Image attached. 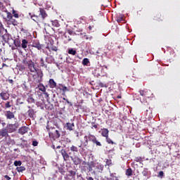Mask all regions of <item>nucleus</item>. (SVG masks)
Returning a JSON list of instances; mask_svg holds the SVG:
<instances>
[{"label": "nucleus", "mask_w": 180, "mask_h": 180, "mask_svg": "<svg viewBox=\"0 0 180 180\" xmlns=\"http://www.w3.org/2000/svg\"><path fill=\"white\" fill-rule=\"evenodd\" d=\"M38 144H39V142H37V141H32V146H34V147H37Z\"/></svg>", "instance_id": "nucleus-48"}, {"label": "nucleus", "mask_w": 180, "mask_h": 180, "mask_svg": "<svg viewBox=\"0 0 180 180\" xmlns=\"http://www.w3.org/2000/svg\"><path fill=\"white\" fill-rule=\"evenodd\" d=\"M51 22H52V25H53V26H55L56 27H58V25H59L58 21L54 20V21H51Z\"/></svg>", "instance_id": "nucleus-43"}, {"label": "nucleus", "mask_w": 180, "mask_h": 180, "mask_svg": "<svg viewBox=\"0 0 180 180\" xmlns=\"http://www.w3.org/2000/svg\"><path fill=\"white\" fill-rule=\"evenodd\" d=\"M76 134H77V136H78V134H79L78 131H76Z\"/></svg>", "instance_id": "nucleus-64"}, {"label": "nucleus", "mask_w": 180, "mask_h": 180, "mask_svg": "<svg viewBox=\"0 0 180 180\" xmlns=\"http://www.w3.org/2000/svg\"><path fill=\"white\" fill-rule=\"evenodd\" d=\"M49 86L51 89L57 87V83L54 81V79H50L49 81Z\"/></svg>", "instance_id": "nucleus-14"}, {"label": "nucleus", "mask_w": 180, "mask_h": 180, "mask_svg": "<svg viewBox=\"0 0 180 180\" xmlns=\"http://www.w3.org/2000/svg\"><path fill=\"white\" fill-rule=\"evenodd\" d=\"M87 180H94V178L91 177V176H90V177H88V178H87Z\"/></svg>", "instance_id": "nucleus-59"}, {"label": "nucleus", "mask_w": 180, "mask_h": 180, "mask_svg": "<svg viewBox=\"0 0 180 180\" xmlns=\"http://www.w3.org/2000/svg\"><path fill=\"white\" fill-rule=\"evenodd\" d=\"M5 116L7 120H12V119H15V114L11 110L6 111Z\"/></svg>", "instance_id": "nucleus-10"}, {"label": "nucleus", "mask_w": 180, "mask_h": 180, "mask_svg": "<svg viewBox=\"0 0 180 180\" xmlns=\"http://www.w3.org/2000/svg\"><path fill=\"white\" fill-rule=\"evenodd\" d=\"M70 151H72V153H78V147L72 145L70 147Z\"/></svg>", "instance_id": "nucleus-25"}, {"label": "nucleus", "mask_w": 180, "mask_h": 180, "mask_svg": "<svg viewBox=\"0 0 180 180\" xmlns=\"http://www.w3.org/2000/svg\"><path fill=\"white\" fill-rule=\"evenodd\" d=\"M91 126H92L91 129H94H94H98L99 124H96L95 122H91Z\"/></svg>", "instance_id": "nucleus-42"}, {"label": "nucleus", "mask_w": 180, "mask_h": 180, "mask_svg": "<svg viewBox=\"0 0 180 180\" xmlns=\"http://www.w3.org/2000/svg\"><path fill=\"white\" fill-rule=\"evenodd\" d=\"M155 20H157L158 22H162V18H161V14H157L155 16Z\"/></svg>", "instance_id": "nucleus-29"}, {"label": "nucleus", "mask_w": 180, "mask_h": 180, "mask_svg": "<svg viewBox=\"0 0 180 180\" xmlns=\"http://www.w3.org/2000/svg\"><path fill=\"white\" fill-rule=\"evenodd\" d=\"M125 175H127V176H131V175H133V170L131 169V168L126 169Z\"/></svg>", "instance_id": "nucleus-24"}, {"label": "nucleus", "mask_w": 180, "mask_h": 180, "mask_svg": "<svg viewBox=\"0 0 180 180\" xmlns=\"http://www.w3.org/2000/svg\"><path fill=\"white\" fill-rule=\"evenodd\" d=\"M38 84L37 87L39 88V91H41V92L43 93L45 96L49 97V93L46 91V86L41 82H38Z\"/></svg>", "instance_id": "nucleus-7"}, {"label": "nucleus", "mask_w": 180, "mask_h": 180, "mask_svg": "<svg viewBox=\"0 0 180 180\" xmlns=\"http://www.w3.org/2000/svg\"><path fill=\"white\" fill-rule=\"evenodd\" d=\"M106 165H112V160L107 159L105 161Z\"/></svg>", "instance_id": "nucleus-45"}, {"label": "nucleus", "mask_w": 180, "mask_h": 180, "mask_svg": "<svg viewBox=\"0 0 180 180\" xmlns=\"http://www.w3.org/2000/svg\"><path fill=\"white\" fill-rule=\"evenodd\" d=\"M60 154L63 156L64 161H68V160H70V155L67 153L65 149H62L60 150Z\"/></svg>", "instance_id": "nucleus-9"}, {"label": "nucleus", "mask_w": 180, "mask_h": 180, "mask_svg": "<svg viewBox=\"0 0 180 180\" xmlns=\"http://www.w3.org/2000/svg\"><path fill=\"white\" fill-rule=\"evenodd\" d=\"M70 158L75 165H79L81 162H82V160L77 155H75L74 157L71 156Z\"/></svg>", "instance_id": "nucleus-8"}, {"label": "nucleus", "mask_w": 180, "mask_h": 180, "mask_svg": "<svg viewBox=\"0 0 180 180\" xmlns=\"http://www.w3.org/2000/svg\"><path fill=\"white\" fill-rule=\"evenodd\" d=\"M158 176H160V178H162V176H164V172L160 171L158 174Z\"/></svg>", "instance_id": "nucleus-50"}, {"label": "nucleus", "mask_w": 180, "mask_h": 180, "mask_svg": "<svg viewBox=\"0 0 180 180\" xmlns=\"http://www.w3.org/2000/svg\"><path fill=\"white\" fill-rule=\"evenodd\" d=\"M27 131H29V127L24 126V127H21L19 129H18V133L20 134H22V136H23V134H26V133H27Z\"/></svg>", "instance_id": "nucleus-12"}, {"label": "nucleus", "mask_w": 180, "mask_h": 180, "mask_svg": "<svg viewBox=\"0 0 180 180\" xmlns=\"http://www.w3.org/2000/svg\"><path fill=\"white\" fill-rule=\"evenodd\" d=\"M51 50L52 51H57V50H58V49H57V46H52V47L51 48Z\"/></svg>", "instance_id": "nucleus-52"}, {"label": "nucleus", "mask_w": 180, "mask_h": 180, "mask_svg": "<svg viewBox=\"0 0 180 180\" xmlns=\"http://www.w3.org/2000/svg\"><path fill=\"white\" fill-rule=\"evenodd\" d=\"M9 93L6 91H2L1 93H0V97L3 101H8V99H9Z\"/></svg>", "instance_id": "nucleus-13"}, {"label": "nucleus", "mask_w": 180, "mask_h": 180, "mask_svg": "<svg viewBox=\"0 0 180 180\" xmlns=\"http://www.w3.org/2000/svg\"><path fill=\"white\" fill-rule=\"evenodd\" d=\"M83 165L85 168H87L88 171H92L93 164L87 163L86 162H83Z\"/></svg>", "instance_id": "nucleus-22"}, {"label": "nucleus", "mask_w": 180, "mask_h": 180, "mask_svg": "<svg viewBox=\"0 0 180 180\" xmlns=\"http://www.w3.org/2000/svg\"><path fill=\"white\" fill-rule=\"evenodd\" d=\"M63 101H65L67 102V103H68V105H70V106H72V103L70 102V101H68V99H67L65 98H63Z\"/></svg>", "instance_id": "nucleus-46"}, {"label": "nucleus", "mask_w": 180, "mask_h": 180, "mask_svg": "<svg viewBox=\"0 0 180 180\" xmlns=\"http://www.w3.org/2000/svg\"><path fill=\"white\" fill-rule=\"evenodd\" d=\"M0 124L3 127H5L6 126V123L4 122L2 120H0Z\"/></svg>", "instance_id": "nucleus-53"}, {"label": "nucleus", "mask_w": 180, "mask_h": 180, "mask_svg": "<svg viewBox=\"0 0 180 180\" xmlns=\"http://www.w3.org/2000/svg\"><path fill=\"white\" fill-rule=\"evenodd\" d=\"M46 129L48 130L50 139L52 140H56V139H60V131L56 129V127H49V125L46 126Z\"/></svg>", "instance_id": "nucleus-4"}, {"label": "nucleus", "mask_w": 180, "mask_h": 180, "mask_svg": "<svg viewBox=\"0 0 180 180\" xmlns=\"http://www.w3.org/2000/svg\"><path fill=\"white\" fill-rule=\"evenodd\" d=\"M20 140H22L24 143H27V141L23 140V139H20Z\"/></svg>", "instance_id": "nucleus-60"}, {"label": "nucleus", "mask_w": 180, "mask_h": 180, "mask_svg": "<svg viewBox=\"0 0 180 180\" xmlns=\"http://www.w3.org/2000/svg\"><path fill=\"white\" fill-rule=\"evenodd\" d=\"M105 140L108 144H116V143L113 142V141H112V139L110 138H109V136L105 138Z\"/></svg>", "instance_id": "nucleus-34"}, {"label": "nucleus", "mask_w": 180, "mask_h": 180, "mask_svg": "<svg viewBox=\"0 0 180 180\" xmlns=\"http://www.w3.org/2000/svg\"><path fill=\"white\" fill-rule=\"evenodd\" d=\"M11 178L8 175L4 176L1 179V180H11Z\"/></svg>", "instance_id": "nucleus-44"}, {"label": "nucleus", "mask_w": 180, "mask_h": 180, "mask_svg": "<svg viewBox=\"0 0 180 180\" xmlns=\"http://www.w3.org/2000/svg\"><path fill=\"white\" fill-rule=\"evenodd\" d=\"M19 127V122H15V124H8L6 126V130L8 133H13L16 131V129Z\"/></svg>", "instance_id": "nucleus-5"}, {"label": "nucleus", "mask_w": 180, "mask_h": 180, "mask_svg": "<svg viewBox=\"0 0 180 180\" xmlns=\"http://www.w3.org/2000/svg\"><path fill=\"white\" fill-rule=\"evenodd\" d=\"M8 136V130L6 129H3L0 130V137H6Z\"/></svg>", "instance_id": "nucleus-21"}, {"label": "nucleus", "mask_w": 180, "mask_h": 180, "mask_svg": "<svg viewBox=\"0 0 180 180\" xmlns=\"http://www.w3.org/2000/svg\"><path fill=\"white\" fill-rule=\"evenodd\" d=\"M148 115V110H146V115Z\"/></svg>", "instance_id": "nucleus-62"}, {"label": "nucleus", "mask_w": 180, "mask_h": 180, "mask_svg": "<svg viewBox=\"0 0 180 180\" xmlns=\"http://www.w3.org/2000/svg\"><path fill=\"white\" fill-rule=\"evenodd\" d=\"M8 23L10 25H13V26H18L19 25V22H18V20H16L13 17L8 20Z\"/></svg>", "instance_id": "nucleus-20"}, {"label": "nucleus", "mask_w": 180, "mask_h": 180, "mask_svg": "<svg viewBox=\"0 0 180 180\" xmlns=\"http://www.w3.org/2000/svg\"><path fill=\"white\" fill-rule=\"evenodd\" d=\"M23 64H27L28 74L32 76V78L35 82H43V72L41 73H37V70L34 66V62L32 60L27 61L26 59H23Z\"/></svg>", "instance_id": "nucleus-1"}, {"label": "nucleus", "mask_w": 180, "mask_h": 180, "mask_svg": "<svg viewBox=\"0 0 180 180\" xmlns=\"http://www.w3.org/2000/svg\"><path fill=\"white\" fill-rule=\"evenodd\" d=\"M101 136L103 137H105V139L107 137H109V130L106 128L102 129H101Z\"/></svg>", "instance_id": "nucleus-17"}, {"label": "nucleus", "mask_w": 180, "mask_h": 180, "mask_svg": "<svg viewBox=\"0 0 180 180\" xmlns=\"http://www.w3.org/2000/svg\"><path fill=\"white\" fill-rule=\"evenodd\" d=\"M142 175H143V176H147V175H148V172H147V171H146V170L143 171V172H142Z\"/></svg>", "instance_id": "nucleus-49"}, {"label": "nucleus", "mask_w": 180, "mask_h": 180, "mask_svg": "<svg viewBox=\"0 0 180 180\" xmlns=\"http://www.w3.org/2000/svg\"><path fill=\"white\" fill-rule=\"evenodd\" d=\"M83 65H87V64H89V60L88 58H84L82 60Z\"/></svg>", "instance_id": "nucleus-38"}, {"label": "nucleus", "mask_w": 180, "mask_h": 180, "mask_svg": "<svg viewBox=\"0 0 180 180\" xmlns=\"http://www.w3.org/2000/svg\"><path fill=\"white\" fill-rule=\"evenodd\" d=\"M68 54L75 56V54H77V51L74 50L73 49H68Z\"/></svg>", "instance_id": "nucleus-33"}, {"label": "nucleus", "mask_w": 180, "mask_h": 180, "mask_svg": "<svg viewBox=\"0 0 180 180\" xmlns=\"http://www.w3.org/2000/svg\"><path fill=\"white\" fill-rule=\"evenodd\" d=\"M85 143H84V146L86 147L88 146V142L91 141L93 143V144H96V146L98 147H102V143L98 139H96V136L94 134H89L88 136H84V137Z\"/></svg>", "instance_id": "nucleus-3"}, {"label": "nucleus", "mask_w": 180, "mask_h": 180, "mask_svg": "<svg viewBox=\"0 0 180 180\" xmlns=\"http://www.w3.org/2000/svg\"><path fill=\"white\" fill-rule=\"evenodd\" d=\"M116 20L117 23H122V22H124V15L122 14H118L116 15Z\"/></svg>", "instance_id": "nucleus-16"}, {"label": "nucleus", "mask_w": 180, "mask_h": 180, "mask_svg": "<svg viewBox=\"0 0 180 180\" xmlns=\"http://www.w3.org/2000/svg\"><path fill=\"white\" fill-rule=\"evenodd\" d=\"M110 180H119L117 176H116V173L110 174Z\"/></svg>", "instance_id": "nucleus-31"}, {"label": "nucleus", "mask_w": 180, "mask_h": 180, "mask_svg": "<svg viewBox=\"0 0 180 180\" xmlns=\"http://www.w3.org/2000/svg\"><path fill=\"white\" fill-rule=\"evenodd\" d=\"M60 86H62V91L63 92H68V91H70V89H68V88L63 84H60Z\"/></svg>", "instance_id": "nucleus-36"}, {"label": "nucleus", "mask_w": 180, "mask_h": 180, "mask_svg": "<svg viewBox=\"0 0 180 180\" xmlns=\"http://www.w3.org/2000/svg\"><path fill=\"white\" fill-rule=\"evenodd\" d=\"M28 110H27V114L29 117H30L31 119L34 117V110L30 108V106H28Z\"/></svg>", "instance_id": "nucleus-19"}, {"label": "nucleus", "mask_w": 180, "mask_h": 180, "mask_svg": "<svg viewBox=\"0 0 180 180\" xmlns=\"http://www.w3.org/2000/svg\"><path fill=\"white\" fill-rule=\"evenodd\" d=\"M28 44H29V41H27V39H22L21 41V47L24 50H26V49H27Z\"/></svg>", "instance_id": "nucleus-18"}, {"label": "nucleus", "mask_w": 180, "mask_h": 180, "mask_svg": "<svg viewBox=\"0 0 180 180\" xmlns=\"http://www.w3.org/2000/svg\"><path fill=\"white\" fill-rule=\"evenodd\" d=\"M56 127H57V129H59V130H61V129L60 128V126H58V124H55Z\"/></svg>", "instance_id": "nucleus-57"}, {"label": "nucleus", "mask_w": 180, "mask_h": 180, "mask_svg": "<svg viewBox=\"0 0 180 180\" xmlns=\"http://www.w3.org/2000/svg\"><path fill=\"white\" fill-rule=\"evenodd\" d=\"M6 109H9V108H12V102L11 101H6L5 103Z\"/></svg>", "instance_id": "nucleus-32"}, {"label": "nucleus", "mask_w": 180, "mask_h": 180, "mask_svg": "<svg viewBox=\"0 0 180 180\" xmlns=\"http://www.w3.org/2000/svg\"><path fill=\"white\" fill-rule=\"evenodd\" d=\"M74 127H75L74 122H67L65 125V129H66V130H69V131H72V130H74Z\"/></svg>", "instance_id": "nucleus-11"}, {"label": "nucleus", "mask_w": 180, "mask_h": 180, "mask_svg": "<svg viewBox=\"0 0 180 180\" xmlns=\"http://www.w3.org/2000/svg\"><path fill=\"white\" fill-rule=\"evenodd\" d=\"M16 171H18V172H23V171H26V167L23 166L18 167Z\"/></svg>", "instance_id": "nucleus-26"}, {"label": "nucleus", "mask_w": 180, "mask_h": 180, "mask_svg": "<svg viewBox=\"0 0 180 180\" xmlns=\"http://www.w3.org/2000/svg\"><path fill=\"white\" fill-rule=\"evenodd\" d=\"M56 148H61V146H58L56 147Z\"/></svg>", "instance_id": "nucleus-61"}, {"label": "nucleus", "mask_w": 180, "mask_h": 180, "mask_svg": "<svg viewBox=\"0 0 180 180\" xmlns=\"http://www.w3.org/2000/svg\"><path fill=\"white\" fill-rule=\"evenodd\" d=\"M134 161L136 162H141L143 161V159L141 158V157H136L134 158Z\"/></svg>", "instance_id": "nucleus-40"}, {"label": "nucleus", "mask_w": 180, "mask_h": 180, "mask_svg": "<svg viewBox=\"0 0 180 180\" xmlns=\"http://www.w3.org/2000/svg\"><path fill=\"white\" fill-rule=\"evenodd\" d=\"M94 167L95 168L94 172V174H97L98 172L102 173V172L103 171L104 166L101 163H96L94 165Z\"/></svg>", "instance_id": "nucleus-6"}, {"label": "nucleus", "mask_w": 180, "mask_h": 180, "mask_svg": "<svg viewBox=\"0 0 180 180\" xmlns=\"http://www.w3.org/2000/svg\"><path fill=\"white\" fill-rule=\"evenodd\" d=\"M94 27H95V25H89V27H88V29H89V30H92V29H94Z\"/></svg>", "instance_id": "nucleus-54"}, {"label": "nucleus", "mask_w": 180, "mask_h": 180, "mask_svg": "<svg viewBox=\"0 0 180 180\" xmlns=\"http://www.w3.org/2000/svg\"><path fill=\"white\" fill-rule=\"evenodd\" d=\"M139 93L141 96H144V95H146V91H144L143 90H140Z\"/></svg>", "instance_id": "nucleus-51"}, {"label": "nucleus", "mask_w": 180, "mask_h": 180, "mask_svg": "<svg viewBox=\"0 0 180 180\" xmlns=\"http://www.w3.org/2000/svg\"><path fill=\"white\" fill-rule=\"evenodd\" d=\"M2 39L4 40V41H9V34H4L2 36Z\"/></svg>", "instance_id": "nucleus-28"}, {"label": "nucleus", "mask_w": 180, "mask_h": 180, "mask_svg": "<svg viewBox=\"0 0 180 180\" xmlns=\"http://www.w3.org/2000/svg\"><path fill=\"white\" fill-rule=\"evenodd\" d=\"M40 65L41 67H44V59H43V58L40 59Z\"/></svg>", "instance_id": "nucleus-47"}, {"label": "nucleus", "mask_w": 180, "mask_h": 180, "mask_svg": "<svg viewBox=\"0 0 180 180\" xmlns=\"http://www.w3.org/2000/svg\"><path fill=\"white\" fill-rule=\"evenodd\" d=\"M53 150H55L56 149V146H53Z\"/></svg>", "instance_id": "nucleus-63"}, {"label": "nucleus", "mask_w": 180, "mask_h": 180, "mask_svg": "<svg viewBox=\"0 0 180 180\" xmlns=\"http://www.w3.org/2000/svg\"><path fill=\"white\" fill-rule=\"evenodd\" d=\"M117 99H122V96L121 95L117 96Z\"/></svg>", "instance_id": "nucleus-58"}, {"label": "nucleus", "mask_w": 180, "mask_h": 180, "mask_svg": "<svg viewBox=\"0 0 180 180\" xmlns=\"http://www.w3.org/2000/svg\"><path fill=\"white\" fill-rule=\"evenodd\" d=\"M39 15H32V13H30V15H31V19H32L34 22H37V23H41L43 22V20L47 18V13H46V10L42 8H39Z\"/></svg>", "instance_id": "nucleus-2"}, {"label": "nucleus", "mask_w": 180, "mask_h": 180, "mask_svg": "<svg viewBox=\"0 0 180 180\" xmlns=\"http://www.w3.org/2000/svg\"><path fill=\"white\" fill-rule=\"evenodd\" d=\"M14 165H15V167H20V165H22V161H20V160H15V162H14Z\"/></svg>", "instance_id": "nucleus-35"}, {"label": "nucleus", "mask_w": 180, "mask_h": 180, "mask_svg": "<svg viewBox=\"0 0 180 180\" xmlns=\"http://www.w3.org/2000/svg\"><path fill=\"white\" fill-rule=\"evenodd\" d=\"M8 82H9V84H13V79H8Z\"/></svg>", "instance_id": "nucleus-56"}, {"label": "nucleus", "mask_w": 180, "mask_h": 180, "mask_svg": "<svg viewBox=\"0 0 180 180\" xmlns=\"http://www.w3.org/2000/svg\"><path fill=\"white\" fill-rule=\"evenodd\" d=\"M7 15V19L9 20L10 19H12L13 18V14L9 11H6Z\"/></svg>", "instance_id": "nucleus-30"}, {"label": "nucleus", "mask_w": 180, "mask_h": 180, "mask_svg": "<svg viewBox=\"0 0 180 180\" xmlns=\"http://www.w3.org/2000/svg\"><path fill=\"white\" fill-rule=\"evenodd\" d=\"M69 174L70 176H75V175H77V172L74 170H70L69 171Z\"/></svg>", "instance_id": "nucleus-39"}, {"label": "nucleus", "mask_w": 180, "mask_h": 180, "mask_svg": "<svg viewBox=\"0 0 180 180\" xmlns=\"http://www.w3.org/2000/svg\"><path fill=\"white\" fill-rule=\"evenodd\" d=\"M98 85V86H101V88H106V84L103 82H99Z\"/></svg>", "instance_id": "nucleus-41"}, {"label": "nucleus", "mask_w": 180, "mask_h": 180, "mask_svg": "<svg viewBox=\"0 0 180 180\" xmlns=\"http://www.w3.org/2000/svg\"><path fill=\"white\" fill-rule=\"evenodd\" d=\"M27 102L28 103H34V98H33L32 96H30L27 98Z\"/></svg>", "instance_id": "nucleus-37"}, {"label": "nucleus", "mask_w": 180, "mask_h": 180, "mask_svg": "<svg viewBox=\"0 0 180 180\" xmlns=\"http://www.w3.org/2000/svg\"><path fill=\"white\" fill-rule=\"evenodd\" d=\"M14 45L15 46V47H21L22 42L20 41V39H15L14 40Z\"/></svg>", "instance_id": "nucleus-23"}, {"label": "nucleus", "mask_w": 180, "mask_h": 180, "mask_svg": "<svg viewBox=\"0 0 180 180\" xmlns=\"http://www.w3.org/2000/svg\"><path fill=\"white\" fill-rule=\"evenodd\" d=\"M32 47L37 49V50H41L43 49V44L38 41H34L32 43Z\"/></svg>", "instance_id": "nucleus-15"}, {"label": "nucleus", "mask_w": 180, "mask_h": 180, "mask_svg": "<svg viewBox=\"0 0 180 180\" xmlns=\"http://www.w3.org/2000/svg\"><path fill=\"white\" fill-rule=\"evenodd\" d=\"M12 13H13V18H15L16 19H18L19 13H18V11H15V9H13Z\"/></svg>", "instance_id": "nucleus-27"}, {"label": "nucleus", "mask_w": 180, "mask_h": 180, "mask_svg": "<svg viewBox=\"0 0 180 180\" xmlns=\"http://www.w3.org/2000/svg\"><path fill=\"white\" fill-rule=\"evenodd\" d=\"M2 30H4V26L2 25V23H0V33H2Z\"/></svg>", "instance_id": "nucleus-55"}]
</instances>
